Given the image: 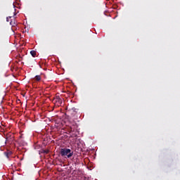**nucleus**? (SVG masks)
<instances>
[{
	"label": "nucleus",
	"instance_id": "3",
	"mask_svg": "<svg viewBox=\"0 0 180 180\" xmlns=\"http://www.w3.org/2000/svg\"><path fill=\"white\" fill-rule=\"evenodd\" d=\"M35 81H41V77L40 75H37L34 77Z\"/></svg>",
	"mask_w": 180,
	"mask_h": 180
},
{
	"label": "nucleus",
	"instance_id": "4",
	"mask_svg": "<svg viewBox=\"0 0 180 180\" xmlns=\"http://www.w3.org/2000/svg\"><path fill=\"white\" fill-rule=\"evenodd\" d=\"M4 154L7 158H9V156L12 154V152H4Z\"/></svg>",
	"mask_w": 180,
	"mask_h": 180
},
{
	"label": "nucleus",
	"instance_id": "5",
	"mask_svg": "<svg viewBox=\"0 0 180 180\" xmlns=\"http://www.w3.org/2000/svg\"><path fill=\"white\" fill-rule=\"evenodd\" d=\"M30 54H31V56H32L33 57H36V51H30Z\"/></svg>",
	"mask_w": 180,
	"mask_h": 180
},
{
	"label": "nucleus",
	"instance_id": "2",
	"mask_svg": "<svg viewBox=\"0 0 180 180\" xmlns=\"http://www.w3.org/2000/svg\"><path fill=\"white\" fill-rule=\"evenodd\" d=\"M56 101L57 103H58L59 105L63 104V100L60 98V96H56Z\"/></svg>",
	"mask_w": 180,
	"mask_h": 180
},
{
	"label": "nucleus",
	"instance_id": "1",
	"mask_svg": "<svg viewBox=\"0 0 180 180\" xmlns=\"http://www.w3.org/2000/svg\"><path fill=\"white\" fill-rule=\"evenodd\" d=\"M60 154L62 157H68V158H71L74 155V152L71 149L68 148H61Z\"/></svg>",
	"mask_w": 180,
	"mask_h": 180
},
{
	"label": "nucleus",
	"instance_id": "7",
	"mask_svg": "<svg viewBox=\"0 0 180 180\" xmlns=\"http://www.w3.org/2000/svg\"><path fill=\"white\" fill-rule=\"evenodd\" d=\"M12 18V16H9L6 18V21L9 22V19H11Z\"/></svg>",
	"mask_w": 180,
	"mask_h": 180
},
{
	"label": "nucleus",
	"instance_id": "6",
	"mask_svg": "<svg viewBox=\"0 0 180 180\" xmlns=\"http://www.w3.org/2000/svg\"><path fill=\"white\" fill-rule=\"evenodd\" d=\"M10 25L11 26H16V22H15V20L14 21H11Z\"/></svg>",
	"mask_w": 180,
	"mask_h": 180
},
{
	"label": "nucleus",
	"instance_id": "8",
	"mask_svg": "<svg viewBox=\"0 0 180 180\" xmlns=\"http://www.w3.org/2000/svg\"><path fill=\"white\" fill-rule=\"evenodd\" d=\"M44 153L45 154H49V150H44Z\"/></svg>",
	"mask_w": 180,
	"mask_h": 180
}]
</instances>
